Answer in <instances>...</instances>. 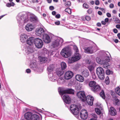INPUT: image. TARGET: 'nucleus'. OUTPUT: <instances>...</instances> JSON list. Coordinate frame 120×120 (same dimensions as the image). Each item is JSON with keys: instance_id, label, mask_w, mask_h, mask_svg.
I'll use <instances>...</instances> for the list:
<instances>
[{"instance_id": "38", "label": "nucleus", "mask_w": 120, "mask_h": 120, "mask_svg": "<svg viewBox=\"0 0 120 120\" xmlns=\"http://www.w3.org/2000/svg\"><path fill=\"white\" fill-rule=\"evenodd\" d=\"M115 91L117 94L120 96V88L119 87L115 88Z\"/></svg>"}, {"instance_id": "24", "label": "nucleus", "mask_w": 120, "mask_h": 120, "mask_svg": "<svg viewBox=\"0 0 120 120\" xmlns=\"http://www.w3.org/2000/svg\"><path fill=\"white\" fill-rule=\"evenodd\" d=\"M48 77L50 80L52 82H55L56 81V77H55L52 73H48Z\"/></svg>"}, {"instance_id": "7", "label": "nucleus", "mask_w": 120, "mask_h": 120, "mask_svg": "<svg viewBox=\"0 0 120 120\" xmlns=\"http://www.w3.org/2000/svg\"><path fill=\"white\" fill-rule=\"evenodd\" d=\"M70 109L71 111L74 115L78 114L79 112V110L77 105L72 104L71 105L70 107Z\"/></svg>"}, {"instance_id": "61", "label": "nucleus", "mask_w": 120, "mask_h": 120, "mask_svg": "<svg viewBox=\"0 0 120 120\" xmlns=\"http://www.w3.org/2000/svg\"><path fill=\"white\" fill-rule=\"evenodd\" d=\"M116 27L117 28H120V25L117 24L116 25Z\"/></svg>"}, {"instance_id": "58", "label": "nucleus", "mask_w": 120, "mask_h": 120, "mask_svg": "<svg viewBox=\"0 0 120 120\" xmlns=\"http://www.w3.org/2000/svg\"><path fill=\"white\" fill-rule=\"evenodd\" d=\"M60 15L59 14H58L56 15L55 17L57 18H59L60 17Z\"/></svg>"}, {"instance_id": "55", "label": "nucleus", "mask_w": 120, "mask_h": 120, "mask_svg": "<svg viewBox=\"0 0 120 120\" xmlns=\"http://www.w3.org/2000/svg\"><path fill=\"white\" fill-rule=\"evenodd\" d=\"M26 72L27 73H30L31 72V70L30 69H28L26 70Z\"/></svg>"}, {"instance_id": "8", "label": "nucleus", "mask_w": 120, "mask_h": 120, "mask_svg": "<svg viewBox=\"0 0 120 120\" xmlns=\"http://www.w3.org/2000/svg\"><path fill=\"white\" fill-rule=\"evenodd\" d=\"M34 44L37 48H41L43 46V43L41 39L39 38H36L35 40Z\"/></svg>"}, {"instance_id": "60", "label": "nucleus", "mask_w": 120, "mask_h": 120, "mask_svg": "<svg viewBox=\"0 0 120 120\" xmlns=\"http://www.w3.org/2000/svg\"><path fill=\"white\" fill-rule=\"evenodd\" d=\"M11 4V6H13L15 5V4L13 2H11L10 3Z\"/></svg>"}, {"instance_id": "1", "label": "nucleus", "mask_w": 120, "mask_h": 120, "mask_svg": "<svg viewBox=\"0 0 120 120\" xmlns=\"http://www.w3.org/2000/svg\"><path fill=\"white\" fill-rule=\"evenodd\" d=\"M102 53V56L101 58L97 57L96 58V61L98 64L103 65L104 68H108V62H110V59L109 57L107 56L108 54L109 53L108 52H105L104 51H100Z\"/></svg>"}, {"instance_id": "53", "label": "nucleus", "mask_w": 120, "mask_h": 120, "mask_svg": "<svg viewBox=\"0 0 120 120\" xmlns=\"http://www.w3.org/2000/svg\"><path fill=\"white\" fill-rule=\"evenodd\" d=\"M49 9L51 10H52L54 9V8L53 6H51L49 7Z\"/></svg>"}, {"instance_id": "28", "label": "nucleus", "mask_w": 120, "mask_h": 120, "mask_svg": "<svg viewBox=\"0 0 120 120\" xmlns=\"http://www.w3.org/2000/svg\"><path fill=\"white\" fill-rule=\"evenodd\" d=\"M110 114L112 116H114L116 114V111L115 109L113 107H111L109 109Z\"/></svg>"}, {"instance_id": "31", "label": "nucleus", "mask_w": 120, "mask_h": 120, "mask_svg": "<svg viewBox=\"0 0 120 120\" xmlns=\"http://www.w3.org/2000/svg\"><path fill=\"white\" fill-rule=\"evenodd\" d=\"M54 69V66L53 65H49L47 68L48 71L49 73L53 71Z\"/></svg>"}, {"instance_id": "64", "label": "nucleus", "mask_w": 120, "mask_h": 120, "mask_svg": "<svg viewBox=\"0 0 120 120\" xmlns=\"http://www.w3.org/2000/svg\"><path fill=\"white\" fill-rule=\"evenodd\" d=\"M98 13L99 15H101L102 14V12L101 11H98Z\"/></svg>"}, {"instance_id": "52", "label": "nucleus", "mask_w": 120, "mask_h": 120, "mask_svg": "<svg viewBox=\"0 0 120 120\" xmlns=\"http://www.w3.org/2000/svg\"><path fill=\"white\" fill-rule=\"evenodd\" d=\"M55 24L57 25H59L60 24V21H58L55 22Z\"/></svg>"}, {"instance_id": "14", "label": "nucleus", "mask_w": 120, "mask_h": 120, "mask_svg": "<svg viewBox=\"0 0 120 120\" xmlns=\"http://www.w3.org/2000/svg\"><path fill=\"white\" fill-rule=\"evenodd\" d=\"M73 72L70 71H67L64 75V79H71L73 76Z\"/></svg>"}, {"instance_id": "49", "label": "nucleus", "mask_w": 120, "mask_h": 120, "mask_svg": "<svg viewBox=\"0 0 120 120\" xmlns=\"http://www.w3.org/2000/svg\"><path fill=\"white\" fill-rule=\"evenodd\" d=\"M85 18L86 20L88 21H90V17L88 16H86Z\"/></svg>"}, {"instance_id": "9", "label": "nucleus", "mask_w": 120, "mask_h": 120, "mask_svg": "<svg viewBox=\"0 0 120 120\" xmlns=\"http://www.w3.org/2000/svg\"><path fill=\"white\" fill-rule=\"evenodd\" d=\"M77 97L83 102H85L86 99V96L84 91H79L77 94Z\"/></svg>"}, {"instance_id": "26", "label": "nucleus", "mask_w": 120, "mask_h": 120, "mask_svg": "<svg viewBox=\"0 0 120 120\" xmlns=\"http://www.w3.org/2000/svg\"><path fill=\"white\" fill-rule=\"evenodd\" d=\"M30 66L31 68L34 70H37L38 69L37 65L35 62L31 63Z\"/></svg>"}, {"instance_id": "59", "label": "nucleus", "mask_w": 120, "mask_h": 120, "mask_svg": "<svg viewBox=\"0 0 120 120\" xmlns=\"http://www.w3.org/2000/svg\"><path fill=\"white\" fill-rule=\"evenodd\" d=\"M6 6L8 7H10L11 6V4L10 3H7L6 4Z\"/></svg>"}, {"instance_id": "30", "label": "nucleus", "mask_w": 120, "mask_h": 120, "mask_svg": "<svg viewBox=\"0 0 120 120\" xmlns=\"http://www.w3.org/2000/svg\"><path fill=\"white\" fill-rule=\"evenodd\" d=\"M40 62L41 63H45L47 60V58L45 57L42 56H40L39 57Z\"/></svg>"}, {"instance_id": "39", "label": "nucleus", "mask_w": 120, "mask_h": 120, "mask_svg": "<svg viewBox=\"0 0 120 120\" xmlns=\"http://www.w3.org/2000/svg\"><path fill=\"white\" fill-rule=\"evenodd\" d=\"M94 67L92 65L89 66L88 67V68L91 72H93V70L94 69Z\"/></svg>"}, {"instance_id": "10", "label": "nucleus", "mask_w": 120, "mask_h": 120, "mask_svg": "<svg viewBox=\"0 0 120 120\" xmlns=\"http://www.w3.org/2000/svg\"><path fill=\"white\" fill-rule=\"evenodd\" d=\"M84 52L86 53L92 54L94 52V46L93 45H90L89 47H84Z\"/></svg>"}, {"instance_id": "51", "label": "nucleus", "mask_w": 120, "mask_h": 120, "mask_svg": "<svg viewBox=\"0 0 120 120\" xmlns=\"http://www.w3.org/2000/svg\"><path fill=\"white\" fill-rule=\"evenodd\" d=\"M99 9L101 10L104 13H105V9L103 8H99Z\"/></svg>"}, {"instance_id": "22", "label": "nucleus", "mask_w": 120, "mask_h": 120, "mask_svg": "<svg viewBox=\"0 0 120 120\" xmlns=\"http://www.w3.org/2000/svg\"><path fill=\"white\" fill-rule=\"evenodd\" d=\"M30 21L33 23H37L39 22L38 18L35 16H32L30 17Z\"/></svg>"}, {"instance_id": "48", "label": "nucleus", "mask_w": 120, "mask_h": 120, "mask_svg": "<svg viewBox=\"0 0 120 120\" xmlns=\"http://www.w3.org/2000/svg\"><path fill=\"white\" fill-rule=\"evenodd\" d=\"M92 77L93 79H95L96 78V76L94 73L93 72H92Z\"/></svg>"}, {"instance_id": "2", "label": "nucleus", "mask_w": 120, "mask_h": 120, "mask_svg": "<svg viewBox=\"0 0 120 120\" xmlns=\"http://www.w3.org/2000/svg\"><path fill=\"white\" fill-rule=\"evenodd\" d=\"M16 19L18 23L21 26L24 25L29 20L26 13L24 12L19 13L17 16Z\"/></svg>"}, {"instance_id": "46", "label": "nucleus", "mask_w": 120, "mask_h": 120, "mask_svg": "<svg viewBox=\"0 0 120 120\" xmlns=\"http://www.w3.org/2000/svg\"><path fill=\"white\" fill-rule=\"evenodd\" d=\"M84 7L86 8L87 9L89 8L88 5L86 3H84L83 4Z\"/></svg>"}, {"instance_id": "34", "label": "nucleus", "mask_w": 120, "mask_h": 120, "mask_svg": "<svg viewBox=\"0 0 120 120\" xmlns=\"http://www.w3.org/2000/svg\"><path fill=\"white\" fill-rule=\"evenodd\" d=\"M64 81L63 78L62 77H60L57 79V82L58 84H63Z\"/></svg>"}, {"instance_id": "36", "label": "nucleus", "mask_w": 120, "mask_h": 120, "mask_svg": "<svg viewBox=\"0 0 120 120\" xmlns=\"http://www.w3.org/2000/svg\"><path fill=\"white\" fill-rule=\"evenodd\" d=\"M96 82L95 81H91L89 82V85L90 87L92 88L96 85Z\"/></svg>"}, {"instance_id": "5", "label": "nucleus", "mask_w": 120, "mask_h": 120, "mask_svg": "<svg viewBox=\"0 0 120 120\" xmlns=\"http://www.w3.org/2000/svg\"><path fill=\"white\" fill-rule=\"evenodd\" d=\"M96 73L100 79L101 80L104 79L105 73L102 68L100 67H98L96 69Z\"/></svg>"}, {"instance_id": "3", "label": "nucleus", "mask_w": 120, "mask_h": 120, "mask_svg": "<svg viewBox=\"0 0 120 120\" xmlns=\"http://www.w3.org/2000/svg\"><path fill=\"white\" fill-rule=\"evenodd\" d=\"M72 53L71 50L69 47H65L63 48L61 50L60 54L63 57L67 58L70 56Z\"/></svg>"}, {"instance_id": "16", "label": "nucleus", "mask_w": 120, "mask_h": 120, "mask_svg": "<svg viewBox=\"0 0 120 120\" xmlns=\"http://www.w3.org/2000/svg\"><path fill=\"white\" fill-rule=\"evenodd\" d=\"M25 51L27 54H30L34 52V49L32 46H27L26 47Z\"/></svg>"}, {"instance_id": "17", "label": "nucleus", "mask_w": 120, "mask_h": 120, "mask_svg": "<svg viewBox=\"0 0 120 120\" xmlns=\"http://www.w3.org/2000/svg\"><path fill=\"white\" fill-rule=\"evenodd\" d=\"M63 98L64 102L67 104H70L71 101V99L67 94H64Z\"/></svg>"}, {"instance_id": "27", "label": "nucleus", "mask_w": 120, "mask_h": 120, "mask_svg": "<svg viewBox=\"0 0 120 120\" xmlns=\"http://www.w3.org/2000/svg\"><path fill=\"white\" fill-rule=\"evenodd\" d=\"M75 78L77 80L81 82H82L84 81V78L80 75H76L75 76Z\"/></svg>"}, {"instance_id": "63", "label": "nucleus", "mask_w": 120, "mask_h": 120, "mask_svg": "<svg viewBox=\"0 0 120 120\" xmlns=\"http://www.w3.org/2000/svg\"><path fill=\"white\" fill-rule=\"evenodd\" d=\"M56 12L55 11H53L52 12V14L53 15H55L56 14Z\"/></svg>"}, {"instance_id": "4", "label": "nucleus", "mask_w": 120, "mask_h": 120, "mask_svg": "<svg viewBox=\"0 0 120 120\" xmlns=\"http://www.w3.org/2000/svg\"><path fill=\"white\" fill-rule=\"evenodd\" d=\"M81 55L79 52H75L74 56L69 58L68 61L69 64H72L77 61L80 58Z\"/></svg>"}, {"instance_id": "18", "label": "nucleus", "mask_w": 120, "mask_h": 120, "mask_svg": "<svg viewBox=\"0 0 120 120\" xmlns=\"http://www.w3.org/2000/svg\"><path fill=\"white\" fill-rule=\"evenodd\" d=\"M42 39L46 43H49L50 41L49 36L46 34H44L43 35Z\"/></svg>"}, {"instance_id": "35", "label": "nucleus", "mask_w": 120, "mask_h": 120, "mask_svg": "<svg viewBox=\"0 0 120 120\" xmlns=\"http://www.w3.org/2000/svg\"><path fill=\"white\" fill-rule=\"evenodd\" d=\"M61 69L63 70L66 69L67 67L66 64L64 62H62L61 64Z\"/></svg>"}, {"instance_id": "15", "label": "nucleus", "mask_w": 120, "mask_h": 120, "mask_svg": "<svg viewBox=\"0 0 120 120\" xmlns=\"http://www.w3.org/2000/svg\"><path fill=\"white\" fill-rule=\"evenodd\" d=\"M88 104L90 105H93L94 98L90 95H88L86 97V100Z\"/></svg>"}, {"instance_id": "50", "label": "nucleus", "mask_w": 120, "mask_h": 120, "mask_svg": "<svg viewBox=\"0 0 120 120\" xmlns=\"http://www.w3.org/2000/svg\"><path fill=\"white\" fill-rule=\"evenodd\" d=\"M99 1L98 0H97L95 1V3L96 5H98L100 4Z\"/></svg>"}, {"instance_id": "37", "label": "nucleus", "mask_w": 120, "mask_h": 120, "mask_svg": "<svg viewBox=\"0 0 120 120\" xmlns=\"http://www.w3.org/2000/svg\"><path fill=\"white\" fill-rule=\"evenodd\" d=\"M100 96L102 97L103 99H105V95L104 91L103 90H101V92H100Z\"/></svg>"}, {"instance_id": "41", "label": "nucleus", "mask_w": 120, "mask_h": 120, "mask_svg": "<svg viewBox=\"0 0 120 120\" xmlns=\"http://www.w3.org/2000/svg\"><path fill=\"white\" fill-rule=\"evenodd\" d=\"M65 11L68 13L69 14H71V9L69 8H66L65 10Z\"/></svg>"}, {"instance_id": "45", "label": "nucleus", "mask_w": 120, "mask_h": 120, "mask_svg": "<svg viewBox=\"0 0 120 120\" xmlns=\"http://www.w3.org/2000/svg\"><path fill=\"white\" fill-rule=\"evenodd\" d=\"M65 5L67 7H69L71 5V2L69 1H68L65 3Z\"/></svg>"}, {"instance_id": "33", "label": "nucleus", "mask_w": 120, "mask_h": 120, "mask_svg": "<svg viewBox=\"0 0 120 120\" xmlns=\"http://www.w3.org/2000/svg\"><path fill=\"white\" fill-rule=\"evenodd\" d=\"M39 116L36 114H33L31 120H39Z\"/></svg>"}, {"instance_id": "40", "label": "nucleus", "mask_w": 120, "mask_h": 120, "mask_svg": "<svg viewBox=\"0 0 120 120\" xmlns=\"http://www.w3.org/2000/svg\"><path fill=\"white\" fill-rule=\"evenodd\" d=\"M109 77L107 76L106 78L105 83L107 85L109 84Z\"/></svg>"}, {"instance_id": "44", "label": "nucleus", "mask_w": 120, "mask_h": 120, "mask_svg": "<svg viewBox=\"0 0 120 120\" xmlns=\"http://www.w3.org/2000/svg\"><path fill=\"white\" fill-rule=\"evenodd\" d=\"M82 86L80 85H78L76 87V89L77 90H80L82 88Z\"/></svg>"}, {"instance_id": "29", "label": "nucleus", "mask_w": 120, "mask_h": 120, "mask_svg": "<svg viewBox=\"0 0 120 120\" xmlns=\"http://www.w3.org/2000/svg\"><path fill=\"white\" fill-rule=\"evenodd\" d=\"M56 73L58 76H60L63 74L64 71L63 70L59 68L56 70Z\"/></svg>"}, {"instance_id": "62", "label": "nucleus", "mask_w": 120, "mask_h": 120, "mask_svg": "<svg viewBox=\"0 0 120 120\" xmlns=\"http://www.w3.org/2000/svg\"><path fill=\"white\" fill-rule=\"evenodd\" d=\"M94 118H97V115L94 114H92Z\"/></svg>"}, {"instance_id": "13", "label": "nucleus", "mask_w": 120, "mask_h": 120, "mask_svg": "<svg viewBox=\"0 0 120 120\" xmlns=\"http://www.w3.org/2000/svg\"><path fill=\"white\" fill-rule=\"evenodd\" d=\"M80 116V117L82 119H86L88 117V114L87 111L85 110H82L81 111Z\"/></svg>"}, {"instance_id": "47", "label": "nucleus", "mask_w": 120, "mask_h": 120, "mask_svg": "<svg viewBox=\"0 0 120 120\" xmlns=\"http://www.w3.org/2000/svg\"><path fill=\"white\" fill-rule=\"evenodd\" d=\"M111 72L109 70H107L106 72V74L108 75H109L111 73Z\"/></svg>"}, {"instance_id": "25", "label": "nucleus", "mask_w": 120, "mask_h": 120, "mask_svg": "<svg viewBox=\"0 0 120 120\" xmlns=\"http://www.w3.org/2000/svg\"><path fill=\"white\" fill-rule=\"evenodd\" d=\"M91 89L94 92H96L100 90L101 88L100 86L98 85H96L94 86L91 88Z\"/></svg>"}, {"instance_id": "32", "label": "nucleus", "mask_w": 120, "mask_h": 120, "mask_svg": "<svg viewBox=\"0 0 120 120\" xmlns=\"http://www.w3.org/2000/svg\"><path fill=\"white\" fill-rule=\"evenodd\" d=\"M82 75L85 77H87L89 75V71L88 70H85L82 72Z\"/></svg>"}, {"instance_id": "21", "label": "nucleus", "mask_w": 120, "mask_h": 120, "mask_svg": "<svg viewBox=\"0 0 120 120\" xmlns=\"http://www.w3.org/2000/svg\"><path fill=\"white\" fill-rule=\"evenodd\" d=\"M34 28V26L31 24H28L25 26L26 29L28 31H31Z\"/></svg>"}, {"instance_id": "12", "label": "nucleus", "mask_w": 120, "mask_h": 120, "mask_svg": "<svg viewBox=\"0 0 120 120\" xmlns=\"http://www.w3.org/2000/svg\"><path fill=\"white\" fill-rule=\"evenodd\" d=\"M60 95H63L65 94H74V90L70 89H68L66 90H60L59 91Z\"/></svg>"}, {"instance_id": "19", "label": "nucleus", "mask_w": 120, "mask_h": 120, "mask_svg": "<svg viewBox=\"0 0 120 120\" xmlns=\"http://www.w3.org/2000/svg\"><path fill=\"white\" fill-rule=\"evenodd\" d=\"M33 115V113L31 112H27L24 114V118L27 120H31Z\"/></svg>"}, {"instance_id": "57", "label": "nucleus", "mask_w": 120, "mask_h": 120, "mask_svg": "<svg viewBox=\"0 0 120 120\" xmlns=\"http://www.w3.org/2000/svg\"><path fill=\"white\" fill-rule=\"evenodd\" d=\"M113 32L115 33H117L118 32V30L116 29H113Z\"/></svg>"}, {"instance_id": "42", "label": "nucleus", "mask_w": 120, "mask_h": 120, "mask_svg": "<svg viewBox=\"0 0 120 120\" xmlns=\"http://www.w3.org/2000/svg\"><path fill=\"white\" fill-rule=\"evenodd\" d=\"M73 49L75 51V52H79V51L77 47L75 45L73 46Z\"/></svg>"}, {"instance_id": "23", "label": "nucleus", "mask_w": 120, "mask_h": 120, "mask_svg": "<svg viewBox=\"0 0 120 120\" xmlns=\"http://www.w3.org/2000/svg\"><path fill=\"white\" fill-rule=\"evenodd\" d=\"M35 38L34 37H31L29 38L27 40V44L30 45H32L34 43V44Z\"/></svg>"}, {"instance_id": "43", "label": "nucleus", "mask_w": 120, "mask_h": 120, "mask_svg": "<svg viewBox=\"0 0 120 120\" xmlns=\"http://www.w3.org/2000/svg\"><path fill=\"white\" fill-rule=\"evenodd\" d=\"M95 111L97 113L98 115L100 114L101 113L100 110L98 108L95 109Z\"/></svg>"}, {"instance_id": "6", "label": "nucleus", "mask_w": 120, "mask_h": 120, "mask_svg": "<svg viewBox=\"0 0 120 120\" xmlns=\"http://www.w3.org/2000/svg\"><path fill=\"white\" fill-rule=\"evenodd\" d=\"M63 41V40L62 38L58 37L53 41L51 46L53 48L57 49H58L60 43L62 44Z\"/></svg>"}, {"instance_id": "20", "label": "nucleus", "mask_w": 120, "mask_h": 120, "mask_svg": "<svg viewBox=\"0 0 120 120\" xmlns=\"http://www.w3.org/2000/svg\"><path fill=\"white\" fill-rule=\"evenodd\" d=\"M28 38L27 35L25 34H22L20 36V40L21 41L22 43L26 42Z\"/></svg>"}, {"instance_id": "54", "label": "nucleus", "mask_w": 120, "mask_h": 120, "mask_svg": "<svg viewBox=\"0 0 120 120\" xmlns=\"http://www.w3.org/2000/svg\"><path fill=\"white\" fill-rule=\"evenodd\" d=\"M109 7L110 8H112L114 7V5L113 4H110Z\"/></svg>"}, {"instance_id": "11", "label": "nucleus", "mask_w": 120, "mask_h": 120, "mask_svg": "<svg viewBox=\"0 0 120 120\" xmlns=\"http://www.w3.org/2000/svg\"><path fill=\"white\" fill-rule=\"evenodd\" d=\"M45 29L43 27H41L37 28L35 31V34L38 36H41L43 35L45 33Z\"/></svg>"}, {"instance_id": "56", "label": "nucleus", "mask_w": 120, "mask_h": 120, "mask_svg": "<svg viewBox=\"0 0 120 120\" xmlns=\"http://www.w3.org/2000/svg\"><path fill=\"white\" fill-rule=\"evenodd\" d=\"M106 15L108 17H110L111 16V14L109 13H107L106 14Z\"/></svg>"}]
</instances>
